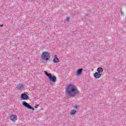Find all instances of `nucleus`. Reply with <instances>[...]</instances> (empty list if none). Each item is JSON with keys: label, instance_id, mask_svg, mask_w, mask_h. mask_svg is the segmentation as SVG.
<instances>
[{"label": "nucleus", "instance_id": "obj_1", "mask_svg": "<svg viewBox=\"0 0 126 126\" xmlns=\"http://www.w3.org/2000/svg\"><path fill=\"white\" fill-rule=\"evenodd\" d=\"M65 93L67 96L70 97H74L78 94V89L76 86L70 84L65 88Z\"/></svg>", "mask_w": 126, "mask_h": 126}, {"label": "nucleus", "instance_id": "obj_2", "mask_svg": "<svg viewBox=\"0 0 126 126\" xmlns=\"http://www.w3.org/2000/svg\"><path fill=\"white\" fill-rule=\"evenodd\" d=\"M41 59L43 61H49L51 59V54L48 51H44L41 54Z\"/></svg>", "mask_w": 126, "mask_h": 126}, {"label": "nucleus", "instance_id": "obj_3", "mask_svg": "<svg viewBox=\"0 0 126 126\" xmlns=\"http://www.w3.org/2000/svg\"><path fill=\"white\" fill-rule=\"evenodd\" d=\"M44 73L48 76L51 84H52V82H56L57 81V77L56 76H52L51 73H48L47 71H44Z\"/></svg>", "mask_w": 126, "mask_h": 126}, {"label": "nucleus", "instance_id": "obj_4", "mask_svg": "<svg viewBox=\"0 0 126 126\" xmlns=\"http://www.w3.org/2000/svg\"><path fill=\"white\" fill-rule=\"evenodd\" d=\"M23 106H25V107H26L28 109H29V110H32V111H34L35 110L32 106H31L30 104H28L26 102H23Z\"/></svg>", "mask_w": 126, "mask_h": 126}, {"label": "nucleus", "instance_id": "obj_5", "mask_svg": "<svg viewBox=\"0 0 126 126\" xmlns=\"http://www.w3.org/2000/svg\"><path fill=\"white\" fill-rule=\"evenodd\" d=\"M10 119L11 121L13 122V123H15V122L17 121V116L15 115H11L10 117Z\"/></svg>", "mask_w": 126, "mask_h": 126}, {"label": "nucleus", "instance_id": "obj_6", "mask_svg": "<svg viewBox=\"0 0 126 126\" xmlns=\"http://www.w3.org/2000/svg\"><path fill=\"white\" fill-rule=\"evenodd\" d=\"M21 98L22 100H28L29 96L26 94H22L21 95Z\"/></svg>", "mask_w": 126, "mask_h": 126}, {"label": "nucleus", "instance_id": "obj_7", "mask_svg": "<svg viewBox=\"0 0 126 126\" xmlns=\"http://www.w3.org/2000/svg\"><path fill=\"white\" fill-rule=\"evenodd\" d=\"M24 88V85H23V84H19V85L17 86V89L18 90H23Z\"/></svg>", "mask_w": 126, "mask_h": 126}, {"label": "nucleus", "instance_id": "obj_8", "mask_svg": "<svg viewBox=\"0 0 126 126\" xmlns=\"http://www.w3.org/2000/svg\"><path fill=\"white\" fill-rule=\"evenodd\" d=\"M53 63H60V59H59V58H58V56H57V55H55L54 56Z\"/></svg>", "mask_w": 126, "mask_h": 126}, {"label": "nucleus", "instance_id": "obj_9", "mask_svg": "<svg viewBox=\"0 0 126 126\" xmlns=\"http://www.w3.org/2000/svg\"><path fill=\"white\" fill-rule=\"evenodd\" d=\"M94 77L96 79L100 78V77H101V74L98 72H96L94 74Z\"/></svg>", "mask_w": 126, "mask_h": 126}, {"label": "nucleus", "instance_id": "obj_10", "mask_svg": "<svg viewBox=\"0 0 126 126\" xmlns=\"http://www.w3.org/2000/svg\"><path fill=\"white\" fill-rule=\"evenodd\" d=\"M83 71V69L82 68L78 69L76 73V76H78V75H80V74H81Z\"/></svg>", "mask_w": 126, "mask_h": 126}, {"label": "nucleus", "instance_id": "obj_11", "mask_svg": "<svg viewBox=\"0 0 126 126\" xmlns=\"http://www.w3.org/2000/svg\"><path fill=\"white\" fill-rule=\"evenodd\" d=\"M76 113V110L73 109L70 112V115H71V116H74Z\"/></svg>", "mask_w": 126, "mask_h": 126}, {"label": "nucleus", "instance_id": "obj_12", "mask_svg": "<svg viewBox=\"0 0 126 126\" xmlns=\"http://www.w3.org/2000/svg\"><path fill=\"white\" fill-rule=\"evenodd\" d=\"M104 70L103 69V68L102 67H98L97 69V72H98L99 73H102V72Z\"/></svg>", "mask_w": 126, "mask_h": 126}, {"label": "nucleus", "instance_id": "obj_13", "mask_svg": "<svg viewBox=\"0 0 126 126\" xmlns=\"http://www.w3.org/2000/svg\"><path fill=\"white\" fill-rule=\"evenodd\" d=\"M38 107H39V104H36L35 106V109H38Z\"/></svg>", "mask_w": 126, "mask_h": 126}, {"label": "nucleus", "instance_id": "obj_14", "mask_svg": "<svg viewBox=\"0 0 126 126\" xmlns=\"http://www.w3.org/2000/svg\"><path fill=\"white\" fill-rule=\"evenodd\" d=\"M74 108H75V109H78V106L76 104V105H75Z\"/></svg>", "mask_w": 126, "mask_h": 126}, {"label": "nucleus", "instance_id": "obj_15", "mask_svg": "<svg viewBox=\"0 0 126 126\" xmlns=\"http://www.w3.org/2000/svg\"><path fill=\"white\" fill-rule=\"evenodd\" d=\"M66 21H69V17H67L66 18Z\"/></svg>", "mask_w": 126, "mask_h": 126}, {"label": "nucleus", "instance_id": "obj_16", "mask_svg": "<svg viewBox=\"0 0 126 126\" xmlns=\"http://www.w3.org/2000/svg\"><path fill=\"white\" fill-rule=\"evenodd\" d=\"M0 26V27H2V26H3V25H1Z\"/></svg>", "mask_w": 126, "mask_h": 126}]
</instances>
